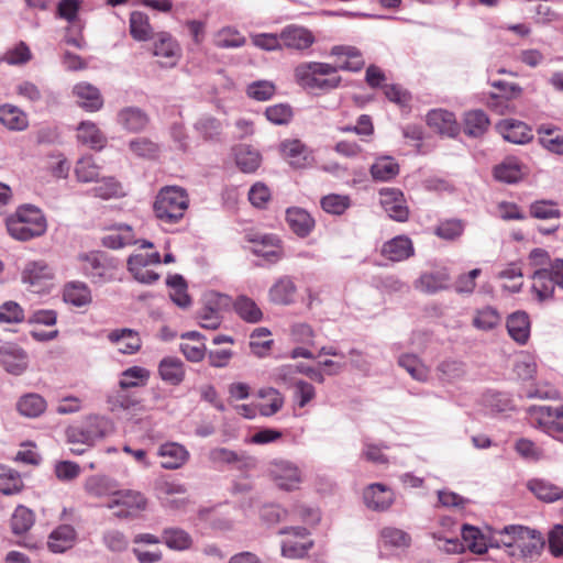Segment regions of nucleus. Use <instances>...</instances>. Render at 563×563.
I'll return each mask as SVG.
<instances>
[{"label":"nucleus","instance_id":"1","mask_svg":"<svg viewBox=\"0 0 563 563\" xmlns=\"http://www.w3.org/2000/svg\"><path fill=\"white\" fill-rule=\"evenodd\" d=\"M532 266L538 267L531 278L532 291L539 301L553 297L555 286L563 289V260L551 261L549 253L543 249H533L529 254Z\"/></svg>","mask_w":563,"mask_h":563},{"label":"nucleus","instance_id":"2","mask_svg":"<svg viewBox=\"0 0 563 563\" xmlns=\"http://www.w3.org/2000/svg\"><path fill=\"white\" fill-rule=\"evenodd\" d=\"M78 269L92 284L102 286L122 280L120 261L101 251L80 253L77 256Z\"/></svg>","mask_w":563,"mask_h":563},{"label":"nucleus","instance_id":"3","mask_svg":"<svg viewBox=\"0 0 563 563\" xmlns=\"http://www.w3.org/2000/svg\"><path fill=\"white\" fill-rule=\"evenodd\" d=\"M7 229L13 239L30 241L42 236L46 232L47 221L40 208L33 205H24L8 218Z\"/></svg>","mask_w":563,"mask_h":563},{"label":"nucleus","instance_id":"4","mask_svg":"<svg viewBox=\"0 0 563 563\" xmlns=\"http://www.w3.org/2000/svg\"><path fill=\"white\" fill-rule=\"evenodd\" d=\"M109 430V421L102 416L90 415L82 421L69 426L66 430V437L70 444L78 448H70L74 454L80 455L86 449L81 446H92L98 440L106 437Z\"/></svg>","mask_w":563,"mask_h":563},{"label":"nucleus","instance_id":"5","mask_svg":"<svg viewBox=\"0 0 563 563\" xmlns=\"http://www.w3.org/2000/svg\"><path fill=\"white\" fill-rule=\"evenodd\" d=\"M188 205L189 199L185 189L167 186L157 194L153 209L161 223L174 224L183 219Z\"/></svg>","mask_w":563,"mask_h":563},{"label":"nucleus","instance_id":"6","mask_svg":"<svg viewBox=\"0 0 563 563\" xmlns=\"http://www.w3.org/2000/svg\"><path fill=\"white\" fill-rule=\"evenodd\" d=\"M336 67L318 62L301 63L295 68L297 82L308 89L331 90L338 88L341 82L340 76H332Z\"/></svg>","mask_w":563,"mask_h":563},{"label":"nucleus","instance_id":"7","mask_svg":"<svg viewBox=\"0 0 563 563\" xmlns=\"http://www.w3.org/2000/svg\"><path fill=\"white\" fill-rule=\"evenodd\" d=\"M505 531L515 536L510 541H504L510 555L523 560H533L540 555L544 547V540L540 532L515 525L506 526Z\"/></svg>","mask_w":563,"mask_h":563},{"label":"nucleus","instance_id":"8","mask_svg":"<svg viewBox=\"0 0 563 563\" xmlns=\"http://www.w3.org/2000/svg\"><path fill=\"white\" fill-rule=\"evenodd\" d=\"M230 298L218 291H208L201 298V307L196 312V319L203 329L216 330L223 319V311L230 306Z\"/></svg>","mask_w":563,"mask_h":563},{"label":"nucleus","instance_id":"9","mask_svg":"<svg viewBox=\"0 0 563 563\" xmlns=\"http://www.w3.org/2000/svg\"><path fill=\"white\" fill-rule=\"evenodd\" d=\"M530 422L544 433L556 438L563 432V406L533 405L527 409Z\"/></svg>","mask_w":563,"mask_h":563},{"label":"nucleus","instance_id":"10","mask_svg":"<svg viewBox=\"0 0 563 563\" xmlns=\"http://www.w3.org/2000/svg\"><path fill=\"white\" fill-rule=\"evenodd\" d=\"M268 473L274 483L284 490L297 489L302 481L297 464L285 459L273 460L268 465Z\"/></svg>","mask_w":563,"mask_h":563},{"label":"nucleus","instance_id":"11","mask_svg":"<svg viewBox=\"0 0 563 563\" xmlns=\"http://www.w3.org/2000/svg\"><path fill=\"white\" fill-rule=\"evenodd\" d=\"M147 500L145 496L136 490L124 489L117 490L113 497L109 499L106 507L113 509L119 508L114 515L119 518L133 517L137 511L146 508Z\"/></svg>","mask_w":563,"mask_h":563},{"label":"nucleus","instance_id":"12","mask_svg":"<svg viewBox=\"0 0 563 563\" xmlns=\"http://www.w3.org/2000/svg\"><path fill=\"white\" fill-rule=\"evenodd\" d=\"M54 277L53 268L44 261H29L21 272V280L33 292H41Z\"/></svg>","mask_w":563,"mask_h":563},{"label":"nucleus","instance_id":"13","mask_svg":"<svg viewBox=\"0 0 563 563\" xmlns=\"http://www.w3.org/2000/svg\"><path fill=\"white\" fill-rule=\"evenodd\" d=\"M279 533L287 534L282 544V555L284 558L301 559L312 547V542L308 540V530L303 527L284 528Z\"/></svg>","mask_w":563,"mask_h":563},{"label":"nucleus","instance_id":"14","mask_svg":"<svg viewBox=\"0 0 563 563\" xmlns=\"http://www.w3.org/2000/svg\"><path fill=\"white\" fill-rule=\"evenodd\" d=\"M379 201L387 216L397 221L405 222L409 217V209L405 196L397 188H382L379 190Z\"/></svg>","mask_w":563,"mask_h":563},{"label":"nucleus","instance_id":"15","mask_svg":"<svg viewBox=\"0 0 563 563\" xmlns=\"http://www.w3.org/2000/svg\"><path fill=\"white\" fill-rule=\"evenodd\" d=\"M0 363L13 375H21L27 366V355L18 344L3 343L0 345Z\"/></svg>","mask_w":563,"mask_h":563},{"label":"nucleus","instance_id":"16","mask_svg":"<svg viewBox=\"0 0 563 563\" xmlns=\"http://www.w3.org/2000/svg\"><path fill=\"white\" fill-rule=\"evenodd\" d=\"M283 47L303 51L309 48L313 42V34L306 27L290 24L280 31Z\"/></svg>","mask_w":563,"mask_h":563},{"label":"nucleus","instance_id":"17","mask_svg":"<svg viewBox=\"0 0 563 563\" xmlns=\"http://www.w3.org/2000/svg\"><path fill=\"white\" fill-rule=\"evenodd\" d=\"M451 285V276L446 267H439L424 272L416 282V288L426 294H435L448 289Z\"/></svg>","mask_w":563,"mask_h":563},{"label":"nucleus","instance_id":"18","mask_svg":"<svg viewBox=\"0 0 563 563\" xmlns=\"http://www.w3.org/2000/svg\"><path fill=\"white\" fill-rule=\"evenodd\" d=\"M496 129L506 141L514 144H527L533 137L531 129L525 122L515 119L499 121Z\"/></svg>","mask_w":563,"mask_h":563},{"label":"nucleus","instance_id":"19","mask_svg":"<svg viewBox=\"0 0 563 563\" xmlns=\"http://www.w3.org/2000/svg\"><path fill=\"white\" fill-rule=\"evenodd\" d=\"M394 497L391 488L380 483L368 485L363 494L365 505L376 511L388 509L394 503Z\"/></svg>","mask_w":563,"mask_h":563},{"label":"nucleus","instance_id":"20","mask_svg":"<svg viewBox=\"0 0 563 563\" xmlns=\"http://www.w3.org/2000/svg\"><path fill=\"white\" fill-rule=\"evenodd\" d=\"M380 254L391 262H401L411 257L415 249L409 236L397 235L383 244Z\"/></svg>","mask_w":563,"mask_h":563},{"label":"nucleus","instance_id":"21","mask_svg":"<svg viewBox=\"0 0 563 563\" xmlns=\"http://www.w3.org/2000/svg\"><path fill=\"white\" fill-rule=\"evenodd\" d=\"M427 123L439 133L455 137L460 133V125L455 114L444 109H432L427 114Z\"/></svg>","mask_w":563,"mask_h":563},{"label":"nucleus","instance_id":"22","mask_svg":"<svg viewBox=\"0 0 563 563\" xmlns=\"http://www.w3.org/2000/svg\"><path fill=\"white\" fill-rule=\"evenodd\" d=\"M526 487L537 499L547 504L563 499V487L547 478H531L527 482Z\"/></svg>","mask_w":563,"mask_h":563},{"label":"nucleus","instance_id":"23","mask_svg":"<svg viewBox=\"0 0 563 563\" xmlns=\"http://www.w3.org/2000/svg\"><path fill=\"white\" fill-rule=\"evenodd\" d=\"M282 152L296 168H303L312 164V151L299 140H286L282 143Z\"/></svg>","mask_w":563,"mask_h":563},{"label":"nucleus","instance_id":"24","mask_svg":"<svg viewBox=\"0 0 563 563\" xmlns=\"http://www.w3.org/2000/svg\"><path fill=\"white\" fill-rule=\"evenodd\" d=\"M157 454L162 457L161 466L165 470H177L189 459L188 450L176 442L162 444L158 448Z\"/></svg>","mask_w":563,"mask_h":563},{"label":"nucleus","instance_id":"25","mask_svg":"<svg viewBox=\"0 0 563 563\" xmlns=\"http://www.w3.org/2000/svg\"><path fill=\"white\" fill-rule=\"evenodd\" d=\"M297 286L290 276L279 277L269 288L268 296L272 302L289 306L296 301Z\"/></svg>","mask_w":563,"mask_h":563},{"label":"nucleus","instance_id":"26","mask_svg":"<svg viewBox=\"0 0 563 563\" xmlns=\"http://www.w3.org/2000/svg\"><path fill=\"white\" fill-rule=\"evenodd\" d=\"M108 340L113 344H120L118 349L122 354H134L140 351L142 341L135 330L129 328L115 329L108 333Z\"/></svg>","mask_w":563,"mask_h":563},{"label":"nucleus","instance_id":"27","mask_svg":"<svg viewBox=\"0 0 563 563\" xmlns=\"http://www.w3.org/2000/svg\"><path fill=\"white\" fill-rule=\"evenodd\" d=\"M331 55L336 57H345V60L341 62L338 66H335L336 71L340 69L356 73L360 71L365 65L362 52L355 46H333L331 49Z\"/></svg>","mask_w":563,"mask_h":563},{"label":"nucleus","instance_id":"28","mask_svg":"<svg viewBox=\"0 0 563 563\" xmlns=\"http://www.w3.org/2000/svg\"><path fill=\"white\" fill-rule=\"evenodd\" d=\"M73 93L78 104L86 111H98L102 108L103 100L99 89L88 82H79L74 86Z\"/></svg>","mask_w":563,"mask_h":563},{"label":"nucleus","instance_id":"29","mask_svg":"<svg viewBox=\"0 0 563 563\" xmlns=\"http://www.w3.org/2000/svg\"><path fill=\"white\" fill-rule=\"evenodd\" d=\"M158 374L163 382L172 386H178L185 378V364L175 356H166L158 364Z\"/></svg>","mask_w":563,"mask_h":563},{"label":"nucleus","instance_id":"30","mask_svg":"<svg viewBox=\"0 0 563 563\" xmlns=\"http://www.w3.org/2000/svg\"><path fill=\"white\" fill-rule=\"evenodd\" d=\"M108 408L112 412L134 409L140 405V398L130 388L118 387L110 390L107 395Z\"/></svg>","mask_w":563,"mask_h":563},{"label":"nucleus","instance_id":"31","mask_svg":"<svg viewBox=\"0 0 563 563\" xmlns=\"http://www.w3.org/2000/svg\"><path fill=\"white\" fill-rule=\"evenodd\" d=\"M252 252L265 258L269 263H276L280 258L279 239L273 234H265L252 239Z\"/></svg>","mask_w":563,"mask_h":563},{"label":"nucleus","instance_id":"32","mask_svg":"<svg viewBox=\"0 0 563 563\" xmlns=\"http://www.w3.org/2000/svg\"><path fill=\"white\" fill-rule=\"evenodd\" d=\"M234 158L241 172L251 174L257 170L262 164L261 153L247 144H240L234 147Z\"/></svg>","mask_w":563,"mask_h":563},{"label":"nucleus","instance_id":"33","mask_svg":"<svg viewBox=\"0 0 563 563\" xmlns=\"http://www.w3.org/2000/svg\"><path fill=\"white\" fill-rule=\"evenodd\" d=\"M286 220L290 230L300 238L309 235L314 228L313 218L301 208L287 209Z\"/></svg>","mask_w":563,"mask_h":563},{"label":"nucleus","instance_id":"34","mask_svg":"<svg viewBox=\"0 0 563 563\" xmlns=\"http://www.w3.org/2000/svg\"><path fill=\"white\" fill-rule=\"evenodd\" d=\"M0 123L11 131H23L29 126V119L19 107L5 103L0 106Z\"/></svg>","mask_w":563,"mask_h":563},{"label":"nucleus","instance_id":"35","mask_svg":"<svg viewBox=\"0 0 563 563\" xmlns=\"http://www.w3.org/2000/svg\"><path fill=\"white\" fill-rule=\"evenodd\" d=\"M76 531L69 525H62L53 530L48 538V548L54 553H63L74 545Z\"/></svg>","mask_w":563,"mask_h":563},{"label":"nucleus","instance_id":"36","mask_svg":"<svg viewBox=\"0 0 563 563\" xmlns=\"http://www.w3.org/2000/svg\"><path fill=\"white\" fill-rule=\"evenodd\" d=\"M507 330L516 342L525 344L530 336L529 316L523 311L514 312L508 317Z\"/></svg>","mask_w":563,"mask_h":563},{"label":"nucleus","instance_id":"37","mask_svg":"<svg viewBox=\"0 0 563 563\" xmlns=\"http://www.w3.org/2000/svg\"><path fill=\"white\" fill-rule=\"evenodd\" d=\"M119 123L131 132L142 131L148 123L147 114L137 107H128L118 113Z\"/></svg>","mask_w":563,"mask_h":563},{"label":"nucleus","instance_id":"38","mask_svg":"<svg viewBox=\"0 0 563 563\" xmlns=\"http://www.w3.org/2000/svg\"><path fill=\"white\" fill-rule=\"evenodd\" d=\"M464 133L472 137H479L486 133L489 119L483 110H472L464 114Z\"/></svg>","mask_w":563,"mask_h":563},{"label":"nucleus","instance_id":"39","mask_svg":"<svg viewBox=\"0 0 563 563\" xmlns=\"http://www.w3.org/2000/svg\"><path fill=\"white\" fill-rule=\"evenodd\" d=\"M78 140L82 144L90 146L93 150H100L104 146L107 139L100 131L96 123L91 121H82L77 128Z\"/></svg>","mask_w":563,"mask_h":563},{"label":"nucleus","instance_id":"40","mask_svg":"<svg viewBox=\"0 0 563 563\" xmlns=\"http://www.w3.org/2000/svg\"><path fill=\"white\" fill-rule=\"evenodd\" d=\"M63 297L65 302L75 307H84L91 302V291L82 282H70L65 285Z\"/></svg>","mask_w":563,"mask_h":563},{"label":"nucleus","instance_id":"41","mask_svg":"<svg viewBox=\"0 0 563 563\" xmlns=\"http://www.w3.org/2000/svg\"><path fill=\"white\" fill-rule=\"evenodd\" d=\"M494 176L497 180L515 184L523 177L522 165L515 157H508L494 168Z\"/></svg>","mask_w":563,"mask_h":563},{"label":"nucleus","instance_id":"42","mask_svg":"<svg viewBox=\"0 0 563 563\" xmlns=\"http://www.w3.org/2000/svg\"><path fill=\"white\" fill-rule=\"evenodd\" d=\"M399 174L398 163L390 156H382L376 158L371 166V175L375 180L388 181Z\"/></svg>","mask_w":563,"mask_h":563},{"label":"nucleus","instance_id":"43","mask_svg":"<svg viewBox=\"0 0 563 563\" xmlns=\"http://www.w3.org/2000/svg\"><path fill=\"white\" fill-rule=\"evenodd\" d=\"M85 489L95 497L110 496L112 498L117 492V484L107 476L92 475L87 478Z\"/></svg>","mask_w":563,"mask_h":563},{"label":"nucleus","instance_id":"44","mask_svg":"<svg viewBox=\"0 0 563 563\" xmlns=\"http://www.w3.org/2000/svg\"><path fill=\"white\" fill-rule=\"evenodd\" d=\"M462 539L464 547H467L472 552L483 554L489 548V538L487 539L482 534L479 529L464 525L462 528Z\"/></svg>","mask_w":563,"mask_h":563},{"label":"nucleus","instance_id":"45","mask_svg":"<svg viewBox=\"0 0 563 563\" xmlns=\"http://www.w3.org/2000/svg\"><path fill=\"white\" fill-rule=\"evenodd\" d=\"M131 36L139 42H145L153 37V29L148 16L140 11H134L130 15Z\"/></svg>","mask_w":563,"mask_h":563},{"label":"nucleus","instance_id":"46","mask_svg":"<svg viewBox=\"0 0 563 563\" xmlns=\"http://www.w3.org/2000/svg\"><path fill=\"white\" fill-rule=\"evenodd\" d=\"M16 408L22 416L36 418L45 411L46 401L38 394H26L20 398Z\"/></svg>","mask_w":563,"mask_h":563},{"label":"nucleus","instance_id":"47","mask_svg":"<svg viewBox=\"0 0 563 563\" xmlns=\"http://www.w3.org/2000/svg\"><path fill=\"white\" fill-rule=\"evenodd\" d=\"M398 365L406 369L416 380L424 383L429 379V368L413 354H404L398 358Z\"/></svg>","mask_w":563,"mask_h":563},{"label":"nucleus","instance_id":"48","mask_svg":"<svg viewBox=\"0 0 563 563\" xmlns=\"http://www.w3.org/2000/svg\"><path fill=\"white\" fill-rule=\"evenodd\" d=\"M162 540L172 550L185 551L192 544L190 534L180 528H166L163 531Z\"/></svg>","mask_w":563,"mask_h":563},{"label":"nucleus","instance_id":"49","mask_svg":"<svg viewBox=\"0 0 563 563\" xmlns=\"http://www.w3.org/2000/svg\"><path fill=\"white\" fill-rule=\"evenodd\" d=\"M136 239L132 228L128 224H121L118 232L106 235L102 239V245L108 249H122L128 245L136 244Z\"/></svg>","mask_w":563,"mask_h":563},{"label":"nucleus","instance_id":"50","mask_svg":"<svg viewBox=\"0 0 563 563\" xmlns=\"http://www.w3.org/2000/svg\"><path fill=\"white\" fill-rule=\"evenodd\" d=\"M465 230V222L461 219L441 220L434 229V234L445 241L457 240Z\"/></svg>","mask_w":563,"mask_h":563},{"label":"nucleus","instance_id":"51","mask_svg":"<svg viewBox=\"0 0 563 563\" xmlns=\"http://www.w3.org/2000/svg\"><path fill=\"white\" fill-rule=\"evenodd\" d=\"M150 372L142 366H132L121 373L119 385L122 388H133L146 385Z\"/></svg>","mask_w":563,"mask_h":563},{"label":"nucleus","instance_id":"52","mask_svg":"<svg viewBox=\"0 0 563 563\" xmlns=\"http://www.w3.org/2000/svg\"><path fill=\"white\" fill-rule=\"evenodd\" d=\"M236 313L246 322L256 323L262 320L263 312L252 299L241 296L234 303Z\"/></svg>","mask_w":563,"mask_h":563},{"label":"nucleus","instance_id":"53","mask_svg":"<svg viewBox=\"0 0 563 563\" xmlns=\"http://www.w3.org/2000/svg\"><path fill=\"white\" fill-rule=\"evenodd\" d=\"M153 53L155 56L173 58L178 56L179 46L169 33L161 32L156 35Z\"/></svg>","mask_w":563,"mask_h":563},{"label":"nucleus","instance_id":"54","mask_svg":"<svg viewBox=\"0 0 563 563\" xmlns=\"http://www.w3.org/2000/svg\"><path fill=\"white\" fill-rule=\"evenodd\" d=\"M501 321L499 312L493 307H485L476 311L473 318V325L482 331H489L496 328Z\"/></svg>","mask_w":563,"mask_h":563},{"label":"nucleus","instance_id":"55","mask_svg":"<svg viewBox=\"0 0 563 563\" xmlns=\"http://www.w3.org/2000/svg\"><path fill=\"white\" fill-rule=\"evenodd\" d=\"M34 514L25 506H18L11 517L13 533L22 534L29 531L34 525Z\"/></svg>","mask_w":563,"mask_h":563},{"label":"nucleus","instance_id":"56","mask_svg":"<svg viewBox=\"0 0 563 563\" xmlns=\"http://www.w3.org/2000/svg\"><path fill=\"white\" fill-rule=\"evenodd\" d=\"M91 194L101 199L117 198L123 195L122 186L113 177H104L101 180L97 179V185L91 188Z\"/></svg>","mask_w":563,"mask_h":563},{"label":"nucleus","instance_id":"57","mask_svg":"<svg viewBox=\"0 0 563 563\" xmlns=\"http://www.w3.org/2000/svg\"><path fill=\"white\" fill-rule=\"evenodd\" d=\"M320 205L327 213L341 216L351 207V198L347 195L330 194L321 199Z\"/></svg>","mask_w":563,"mask_h":563},{"label":"nucleus","instance_id":"58","mask_svg":"<svg viewBox=\"0 0 563 563\" xmlns=\"http://www.w3.org/2000/svg\"><path fill=\"white\" fill-rule=\"evenodd\" d=\"M260 397L267 399L266 402H263L260 406V412L265 417L275 415L284 405L283 395L275 388L262 389L260 391Z\"/></svg>","mask_w":563,"mask_h":563},{"label":"nucleus","instance_id":"59","mask_svg":"<svg viewBox=\"0 0 563 563\" xmlns=\"http://www.w3.org/2000/svg\"><path fill=\"white\" fill-rule=\"evenodd\" d=\"M100 167L92 156L81 157L75 167V174L79 181L89 183L98 179Z\"/></svg>","mask_w":563,"mask_h":563},{"label":"nucleus","instance_id":"60","mask_svg":"<svg viewBox=\"0 0 563 563\" xmlns=\"http://www.w3.org/2000/svg\"><path fill=\"white\" fill-rule=\"evenodd\" d=\"M440 378L445 382L461 379L465 373V364L457 360H444L438 365Z\"/></svg>","mask_w":563,"mask_h":563},{"label":"nucleus","instance_id":"61","mask_svg":"<svg viewBox=\"0 0 563 563\" xmlns=\"http://www.w3.org/2000/svg\"><path fill=\"white\" fill-rule=\"evenodd\" d=\"M316 332L312 327L306 322H295L290 327V339L294 343L312 346L314 344Z\"/></svg>","mask_w":563,"mask_h":563},{"label":"nucleus","instance_id":"62","mask_svg":"<svg viewBox=\"0 0 563 563\" xmlns=\"http://www.w3.org/2000/svg\"><path fill=\"white\" fill-rule=\"evenodd\" d=\"M388 446L380 443H374L365 440L363 442L361 456L368 462L374 464H387L389 462L387 455H385L384 450Z\"/></svg>","mask_w":563,"mask_h":563},{"label":"nucleus","instance_id":"63","mask_svg":"<svg viewBox=\"0 0 563 563\" xmlns=\"http://www.w3.org/2000/svg\"><path fill=\"white\" fill-rule=\"evenodd\" d=\"M276 91L275 85L269 80H257L247 86L246 93L257 101L269 100Z\"/></svg>","mask_w":563,"mask_h":563},{"label":"nucleus","instance_id":"64","mask_svg":"<svg viewBox=\"0 0 563 563\" xmlns=\"http://www.w3.org/2000/svg\"><path fill=\"white\" fill-rule=\"evenodd\" d=\"M514 372L523 380L531 379L537 372L534 357L528 353L520 354L515 361Z\"/></svg>","mask_w":563,"mask_h":563}]
</instances>
